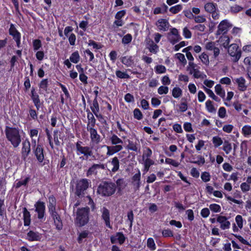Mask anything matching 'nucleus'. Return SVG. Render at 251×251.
Segmentation results:
<instances>
[{
    "label": "nucleus",
    "instance_id": "obj_1",
    "mask_svg": "<svg viewBox=\"0 0 251 251\" xmlns=\"http://www.w3.org/2000/svg\"><path fill=\"white\" fill-rule=\"evenodd\" d=\"M109 139L111 142V146H107L105 145H101L98 148V150L102 149H107V156H112L123 149V141L117 135L113 134L110 136Z\"/></svg>",
    "mask_w": 251,
    "mask_h": 251
},
{
    "label": "nucleus",
    "instance_id": "obj_2",
    "mask_svg": "<svg viewBox=\"0 0 251 251\" xmlns=\"http://www.w3.org/2000/svg\"><path fill=\"white\" fill-rule=\"evenodd\" d=\"M5 133L7 140L14 148H17L20 145L22 140L18 128L6 126Z\"/></svg>",
    "mask_w": 251,
    "mask_h": 251
},
{
    "label": "nucleus",
    "instance_id": "obj_3",
    "mask_svg": "<svg viewBox=\"0 0 251 251\" xmlns=\"http://www.w3.org/2000/svg\"><path fill=\"white\" fill-rule=\"evenodd\" d=\"M116 186L112 182L104 181L100 183L98 187L97 192L101 196L108 197L115 192Z\"/></svg>",
    "mask_w": 251,
    "mask_h": 251
},
{
    "label": "nucleus",
    "instance_id": "obj_4",
    "mask_svg": "<svg viewBox=\"0 0 251 251\" xmlns=\"http://www.w3.org/2000/svg\"><path fill=\"white\" fill-rule=\"evenodd\" d=\"M88 207H84L78 209L76 212V217L75 220V224L79 226H82L85 225L89 221Z\"/></svg>",
    "mask_w": 251,
    "mask_h": 251
},
{
    "label": "nucleus",
    "instance_id": "obj_5",
    "mask_svg": "<svg viewBox=\"0 0 251 251\" xmlns=\"http://www.w3.org/2000/svg\"><path fill=\"white\" fill-rule=\"evenodd\" d=\"M82 142L78 141L75 144L77 154H83L86 159L93 155L92 148L88 146H82Z\"/></svg>",
    "mask_w": 251,
    "mask_h": 251
},
{
    "label": "nucleus",
    "instance_id": "obj_6",
    "mask_svg": "<svg viewBox=\"0 0 251 251\" xmlns=\"http://www.w3.org/2000/svg\"><path fill=\"white\" fill-rule=\"evenodd\" d=\"M229 55L232 57V60L237 62L241 56V51L236 44H232L227 48Z\"/></svg>",
    "mask_w": 251,
    "mask_h": 251
},
{
    "label": "nucleus",
    "instance_id": "obj_7",
    "mask_svg": "<svg viewBox=\"0 0 251 251\" xmlns=\"http://www.w3.org/2000/svg\"><path fill=\"white\" fill-rule=\"evenodd\" d=\"M90 183L89 181L86 178L79 180L76 184L75 194L78 197L83 194L84 191L88 188Z\"/></svg>",
    "mask_w": 251,
    "mask_h": 251
},
{
    "label": "nucleus",
    "instance_id": "obj_8",
    "mask_svg": "<svg viewBox=\"0 0 251 251\" xmlns=\"http://www.w3.org/2000/svg\"><path fill=\"white\" fill-rule=\"evenodd\" d=\"M167 38L171 43L174 45L181 40V38L178 34L177 29L176 28L171 29L170 31L168 33Z\"/></svg>",
    "mask_w": 251,
    "mask_h": 251
},
{
    "label": "nucleus",
    "instance_id": "obj_9",
    "mask_svg": "<svg viewBox=\"0 0 251 251\" xmlns=\"http://www.w3.org/2000/svg\"><path fill=\"white\" fill-rule=\"evenodd\" d=\"M188 70L191 74H193L195 78H200L201 76V73L199 70V67L193 62L190 61L188 67Z\"/></svg>",
    "mask_w": 251,
    "mask_h": 251
},
{
    "label": "nucleus",
    "instance_id": "obj_10",
    "mask_svg": "<svg viewBox=\"0 0 251 251\" xmlns=\"http://www.w3.org/2000/svg\"><path fill=\"white\" fill-rule=\"evenodd\" d=\"M35 211L38 213V218L42 219L44 217L45 205L43 202L38 201L35 204Z\"/></svg>",
    "mask_w": 251,
    "mask_h": 251
},
{
    "label": "nucleus",
    "instance_id": "obj_11",
    "mask_svg": "<svg viewBox=\"0 0 251 251\" xmlns=\"http://www.w3.org/2000/svg\"><path fill=\"white\" fill-rule=\"evenodd\" d=\"M126 240L124 234L122 232H117L115 235L110 237V241L112 244L119 243L120 245L123 244Z\"/></svg>",
    "mask_w": 251,
    "mask_h": 251
},
{
    "label": "nucleus",
    "instance_id": "obj_12",
    "mask_svg": "<svg viewBox=\"0 0 251 251\" xmlns=\"http://www.w3.org/2000/svg\"><path fill=\"white\" fill-rule=\"evenodd\" d=\"M22 154L24 159H25L30 152V144L28 139H25L22 143Z\"/></svg>",
    "mask_w": 251,
    "mask_h": 251
},
{
    "label": "nucleus",
    "instance_id": "obj_13",
    "mask_svg": "<svg viewBox=\"0 0 251 251\" xmlns=\"http://www.w3.org/2000/svg\"><path fill=\"white\" fill-rule=\"evenodd\" d=\"M217 222L220 224V228L223 230L228 229L230 227V223L225 216H218Z\"/></svg>",
    "mask_w": 251,
    "mask_h": 251
},
{
    "label": "nucleus",
    "instance_id": "obj_14",
    "mask_svg": "<svg viewBox=\"0 0 251 251\" xmlns=\"http://www.w3.org/2000/svg\"><path fill=\"white\" fill-rule=\"evenodd\" d=\"M35 155L39 162H42L44 159V150L41 145H37L35 149H33Z\"/></svg>",
    "mask_w": 251,
    "mask_h": 251
},
{
    "label": "nucleus",
    "instance_id": "obj_15",
    "mask_svg": "<svg viewBox=\"0 0 251 251\" xmlns=\"http://www.w3.org/2000/svg\"><path fill=\"white\" fill-rule=\"evenodd\" d=\"M98 169H105V165L103 164H94L91 167L89 168L87 173L86 176H89L94 174H97V170Z\"/></svg>",
    "mask_w": 251,
    "mask_h": 251
},
{
    "label": "nucleus",
    "instance_id": "obj_16",
    "mask_svg": "<svg viewBox=\"0 0 251 251\" xmlns=\"http://www.w3.org/2000/svg\"><path fill=\"white\" fill-rule=\"evenodd\" d=\"M229 26V23L227 20H223L219 24L218 26V30L216 34L220 35L227 32L228 28Z\"/></svg>",
    "mask_w": 251,
    "mask_h": 251
},
{
    "label": "nucleus",
    "instance_id": "obj_17",
    "mask_svg": "<svg viewBox=\"0 0 251 251\" xmlns=\"http://www.w3.org/2000/svg\"><path fill=\"white\" fill-rule=\"evenodd\" d=\"M101 211V218L104 220L106 226L112 228L110 223V212L105 207H102Z\"/></svg>",
    "mask_w": 251,
    "mask_h": 251
},
{
    "label": "nucleus",
    "instance_id": "obj_18",
    "mask_svg": "<svg viewBox=\"0 0 251 251\" xmlns=\"http://www.w3.org/2000/svg\"><path fill=\"white\" fill-rule=\"evenodd\" d=\"M205 48L208 50L213 51V56L215 58H217L220 54V50L215 46V43L213 42H209L205 45Z\"/></svg>",
    "mask_w": 251,
    "mask_h": 251
},
{
    "label": "nucleus",
    "instance_id": "obj_19",
    "mask_svg": "<svg viewBox=\"0 0 251 251\" xmlns=\"http://www.w3.org/2000/svg\"><path fill=\"white\" fill-rule=\"evenodd\" d=\"M50 214L54 220V225L56 226V229L61 230L62 228L63 225L60 216L56 211L50 213Z\"/></svg>",
    "mask_w": 251,
    "mask_h": 251
},
{
    "label": "nucleus",
    "instance_id": "obj_20",
    "mask_svg": "<svg viewBox=\"0 0 251 251\" xmlns=\"http://www.w3.org/2000/svg\"><path fill=\"white\" fill-rule=\"evenodd\" d=\"M156 25L158 28L159 30L164 31H167L170 25L168 21L164 19H159L157 21Z\"/></svg>",
    "mask_w": 251,
    "mask_h": 251
},
{
    "label": "nucleus",
    "instance_id": "obj_21",
    "mask_svg": "<svg viewBox=\"0 0 251 251\" xmlns=\"http://www.w3.org/2000/svg\"><path fill=\"white\" fill-rule=\"evenodd\" d=\"M87 130L90 132L91 141L99 143L100 141V135L98 134L96 129L93 127H90L87 128Z\"/></svg>",
    "mask_w": 251,
    "mask_h": 251
},
{
    "label": "nucleus",
    "instance_id": "obj_22",
    "mask_svg": "<svg viewBox=\"0 0 251 251\" xmlns=\"http://www.w3.org/2000/svg\"><path fill=\"white\" fill-rule=\"evenodd\" d=\"M31 99L33 100V102L34 104V105L36 107L37 110H39L41 106V102L39 98V95L35 93V89L34 88H32L31 91Z\"/></svg>",
    "mask_w": 251,
    "mask_h": 251
},
{
    "label": "nucleus",
    "instance_id": "obj_23",
    "mask_svg": "<svg viewBox=\"0 0 251 251\" xmlns=\"http://www.w3.org/2000/svg\"><path fill=\"white\" fill-rule=\"evenodd\" d=\"M147 48L151 52L156 53L158 50V46L154 43V42L150 39H147Z\"/></svg>",
    "mask_w": 251,
    "mask_h": 251
},
{
    "label": "nucleus",
    "instance_id": "obj_24",
    "mask_svg": "<svg viewBox=\"0 0 251 251\" xmlns=\"http://www.w3.org/2000/svg\"><path fill=\"white\" fill-rule=\"evenodd\" d=\"M27 236L28 240L31 241H40L42 238L41 234L33 231H29L27 233Z\"/></svg>",
    "mask_w": 251,
    "mask_h": 251
},
{
    "label": "nucleus",
    "instance_id": "obj_25",
    "mask_svg": "<svg viewBox=\"0 0 251 251\" xmlns=\"http://www.w3.org/2000/svg\"><path fill=\"white\" fill-rule=\"evenodd\" d=\"M235 82L238 84L239 89L240 91H244L247 89V86L245 85L246 80L243 77L237 78L234 79Z\"/></svg>",
    "mask_w": 251,
    "mask_h": 251
},
{
    "label": "nucleus",
    "instance_id": "obj_26",
    "mask_svg": "<svg viewBox=\"0 0 251 251\" xmlns=\"http://www.w3.org/2000/svg\"><path fill=\"white\" fill-rule=\"evenodd\" d=\"M204 9L207 12L210 13L217 10L218 5L216 3L212 2H207L204 5Z\"/></svg>",
    "mask_w": 251,
    "mask_h": 251
},
{
    "label": "nucleus",
    "instance_id": "obj_27",
    "mask_svg": "<svg viewBox=\"0 0 251 251\" xmlns=\"http://www.w3.org/2000/svg\"><path fill=\"white\" fill-rule=\"evenodd\" d=\"M110 163L112 165L113 167L111 169V171L113 173L117 172L120 167V162L117 156H115L112 158Z\"/></svg>",
    "mask_w": 251,
    "mask_h": 251
},
{
    "label": "nucleus",
    "instance_id": "obj_28",
    "mask_svg": "<svg viewBox=\"0 0 251 251\" xmlns=\"http://www.w3.org/2000/svg\"><path fill=\"white\" fill-rule=\"evenodd\" d=\"M88 124L87 128H88L90 127H94L96 124V119L94 118L93 114L89 111L87 113Z\"/></svg>",
    "mask_w": 251,
    "mask_h": 251
},
{
    "label": "nucleus",
    "instance_id": "obj_29",
    "mask_svg": "<svg viewBox=\"0 0 251 251\" xmlns=\"http://www.w3.org/2000/svg\"><path fill=\"white\" fill-rule=\"evenodd\" d=\"M141 174L139 171L138 173L135 174L132 177V184L137 189H139L140 186Z\"/></svg>",
    "mask_w": 251,
    "mask_h": 251
},
{
    "label": "nucleus",
    "instance_id": "obj_30",
    "mask_svg": "<svg viewBox=\"0 0 251 251\" xmlns=\"http://www.w3.org/2000/svg\"><path fill=\"white\" fill-rule=\"evenodd\" d=\"M121 62L126 67H131L134 63L132 57L131 56L122 57Z\"/></svg>",
    "mask_w": 251,
    "mask_h": 251
},
{
    "label": "nucleus",
    "instance_id": "obj_31",
    "mask_svg": "<svg viewBox=\"0 0 251 251\" xmlns=\"http://www.w3.org/2000/svg\"><path fill=\"white\" fill-rule=\"evenodd\" d=\"M24 225L28 226L30 223V214L27 209L25 207L23 209Z\"/></svg>",
    "mask_w": 251,
    "mask_h": 251
},
{
    "label": "nucleus",
    "instance_id": "obj_32",
    "mask_svg": "<svg viewBox=\"0 0 251 251\" xmlns=\"http://www.w3.org/2000/svg\"><path fill=\"white\" fill-rule=\"evenodd\" d=\"M93 113L96 117H98V113L100 112L99 105L97 98H95L93 101L92 105L90 107Z\"/></svg>",
    "mask_w": 251,
    "mask_h": 251
},
{
    "label": "nucleus",
    "instance_id": "obj_33",
    "mask_svg": "<svg viewBox=\"0 0 251 251\" xmlns=\"http://www.w3.org/2000/svg\"><path fill=\"white\" fill-rule=\"evenodd\" d=\"M9 34L13 36L14 40L17 38H21L20 33L17 31L13 24L10 25Z\"/></svg>",
    "mask_w": 251,
    "mask_h": 251
},
{
    "label": "nucleus",
    "instance_id": "obj_34",
    "mask_svg": "<svg viewBox=\"0 0 251 251\" xmlns=\"http://www.w3.org/2000/svg\"><path fill=\"white\" fill-rule=\"evenodd\" d=\"M53 139L55 144L57 146H59L60 145L59 139L62 140V139L61 137V133L58 130H55L53 131Z\"/></svg>",
    "mask_w": 251,
    "mask_h": 251
},
{
    "label": "nucleus",
    "instance_id": "obj_35",
    "mask_svg": "<svg viewBox=\"0 0 251 251\" xmlns=\"http://www.w3.org/2000/svg\"><path fill=\"white\" fill-rule=\"evenodd\" d=\"M215 91L216 93L223 99L225 97V91L222 88L220 84H217L215 87Z\"/></svg>",
    "mask_w": 251,
    "mask_h": 251
},
{
    "label": "nucleus",
    "instance_id": "obj_36",
    "mask_svg": "<svg viewBox=\"0 0 251 251\" xmlns=\"http://www.w3.org/2000/svg\"><path fill=\"white\" fill-rule=\"evenodd\" d=\"M50 204L49 206L50 213L56 212L55 210V199L54 197H51L49 198Z\"/></svg>",
    "mask_w": 251,
    "mask_h": 251
},
{
    "label": "nucleus",
    "instance_id": "obj_37",
    "mask_svg": "<svg viewBox=\"0 0 251 251\" xmlns=\"http://www.w3.org/2000/svg\"><path fill=\"white\" fill-rule=\"evenodd\" d=\"M220 41L224 48L227 49L229 46L230 39L227 36H222L220 39Z\"/></svg>",
    "mask_w": 251,
    "mask_h": 251
},
{
    "label": "nucleus",
    "instance_id": "obj_38",
    "mask_svg": "<svg viewBox=\"0 0 251 251\" xmlns=\"http://www.w3.org/2000/svg\"><path fill=\"white\" fill-rule=\"evenodd\" d=\"M182 95V90L178 87H175L172 90V96L175 98H178Z\"/></svg>",
    "mask_w": 251,
    "mask_h": 251
},
{
    "label": "nucleus",
    "instance_id": "obj_39",
    "mask_svg": "<svg viewBox=\"0 0 251 251\" xmlns=\"http://www.w3.org/2000/svg\"><path fill=\"white\" fill-rule=\"evenodd\" d=\"M203 89H204V90L205 91V92L213 100H215L216 101H217V102H220V99L218 97L215 96V95L214 94L213 92L211 90H210V89H209L208 88H207L205 87H204Z\"/></svg>",
    "mask_w": 251,
    "mask_h": 251
},
{
    "label": "nucleus",
    "instance_id": "obj_40",
    "mask_svg": "<svg viewBox=\"0 0 251 251\" xmlns=\"http://www.w3.org/2000/svg\"><path fill=\"white\" fill-rule=\"evenodd\" d=\"M223 150L225 151L226 154H229L232 150L231 143H230L228 141H225L224 142Z\"/></svg>",
    "mask_w": 251,
    "mask_h": 251
},
{
    "label": "nucleus",
    "instance_id": "obj_41",
    "mask_svg": "<svg viewBox=\"0 0 251 251\" xmlns=\"http://www.w3.org/2000/svg\"><path fill=\"white\" fill-rule=\"evenodd\" d=\"M80 59V56L78 51L73 52L70 57V60L74 63H77L79 62Z\"/></svg>",
    "mask_w": 251,
    "mask_h": 251
},
{
    "label": "nucleus",
    "instance_id": "obj_42",
    "mask_svg": "<svg viewBox=\"0 0 251 251\" xmlns=\"http://www.w3.org/2000/svg\"><path fill=\"white\" fill-rule=\"evenodd\" d=\"M242 132L245 137L251 136V126L249 125L244 126L242 128Z\"/></svg>",
    "mask_w": 251,
    "mask_h": 251
},
{
    "label": "nucleus",
    "instance_id": "obj_43",
    "mask_svg": "<svg viewBox=\"0 0 251 251\" xmlns=\"http://www.w3.org/2000/svg\"><path fill=\"white\" fill-rule=\"evenodd\" d=\"M39 86L40 90L47 92L48 91V79H43L40 83Z\"/></svg>",
    "mask_w": 251,
    "mask_h": 251
},
{
    "label": "nucleus",
    "instance_id": "obj_44",
    "mask_svg": "<svg viewBox=\"0 0 251 251\" xmlns=\"http://www.w3.org/2000/svg\"><path fill=\"white\" fill-rule=\"evenodd\" d=\"M205 106L208 112L213 113L216 112V109L213 105L212 101L210 100H208L205 102Z\"/></svg>",
    "mask_w": 251,
    "mask_h": 251
},
{
    "label": "nucleus",
    "instance_id": "obj_45",
    "mask_svg": "<svg viewBox=\"0 0 251 251\" xmlns=\"http://www.w3.org/2000/svg\"><path fill=\"white\" fill-rule=\"evenodd\" d=\"M128 145L126 146V149L128 150L137 151H138V147L137 146V144L134 143L133 141L128 140Z\"/></svg>",
    "mask_w": 251,
    "mask_h": 251
},
{
    "label": "nucleus",
    "instance_id": "obj_46",
    "mask_svg": "<svg viewBox=\"0 0 251 251\" xmlns=\"http://www.w3.org/2000/svg\"><path fill=\"white\" fill-rule=\"evenodd\" d=\"M196 23L201 24L206 21V18L203 15H194L193 19Z\"/></svg>",
    "mask_w": 251,
    "mask_h": 251
},
{
    "label": "nucleus",
    "instance_id": "obj_47",
    "mask_svg": "<svg viewBox=\"0 0 251 251\" xmlns=\"http://www.w3.org/2000/svg\"><path fill=\"white\" fill-rule=\"evenodd\" d=\"M212 142L215 147H218L221 146L223 142L222 138L219 136H214L212 138Z\"/></svg>",
    "mask_w": 251,
    "mask_h": 251
},
{
    "label": "nucleus",
    "instance_id": "obj_48",
    "mask_svg": "<svg viewBox=\"0 0 251 251\" xmlns=\"http://www.w3.org/2000/svg\"><path fill=\"white\" fill-rule=\"evenodd\" d=\"M89 232L87 230L83 231L79 234L77 241L79 243H81L82 242L83 239L86 238L88 237Z\"/></svg>",
    "mask_w": 251,
    "mask_h": 251
},
{
    "label": "nucleus",
    "instance_id": "obj_49",
    "mask_svg": "<svg viewBox=\"0 0 251 251\" xmlns=\"http://www.w3.org/2000/svg\"><path fill=\"white\" fill-rule=\"evenodd\" d=\"M175 56L179 61L182 63L183 65H185L187 63V60L185 59V56L183 54L181 53H177L175 54Z\"/></svg>",
    "mask_w": 251,
    "mask_h": 251
},
{
    "label": "nucleus",
    "instance_id": "obj_50",
    "mask_svg": "<svg viewBox=\"0 0 251 251\" xmlns=\"http://www.w3.org/2000/svg\"><path fill=\"white\" fill-rule=\"evenodd\" d=\"M152 155V151L149 148H147L144 151L143 154V159H151L150 157Z\"/></svg>",
    "mask_w": 251,
    "mask_h": 251
},
{
    "label": "nucleus",
    "instance_id": "obj_51",
    "mask_svg": "<svg viewBox=\"0 0 251 251\" xmlns=\"http://www.w3.org/2000/svg\"><path fill=\"white\" fill-rule=\"evenodd\" d=\"M116 76L120 78H129L130 76L125 72L117 70L115 72Z\"/></svg>",
    "mask_w": 251,
    "mask_h": 251
},
{
    "label": "nucleus",
    "instance_id": "obj_52",
    "mask_svg": "<svg viewBox=\"0 0 251 251\" xmlns=\"http://www.w3.org/2000/svg\"><path fill=\"white\" fill-rule=\"evenodd\" d=\"M147 247L151 250L154 251L156 249L155 244L153 239L150 238L147 240Z\"/></svg>",
    "mask_w": 251,
    "mask_h": 251
},
{
    "label": "nucleus",
    "instance_id": "obj_53",
    "mask_svg": "<svg viewBox=\"0 0 251 251\" xmlns=\"http://www.w3.org/2000/svg\"><path fill=\"white\" fill-rule=\"evenodd\" d=\"M182 8V6L180 4H178L171 7L169 11L173 14H176L181 10Z\"/></svg>",
    "mask_w": 251,
    "mask_h": 251
},
{
    "label": "nucleus",
    "instance_id": "obj_54",
    "mask_svg": "<svg viewBox=\"0 0 251 251\" xmlns=\"http://www.w3.org/2000/svg\"><path fill=\"white\" fill-rule=\"evenodd\" d=\"M132 37L131 34H127L125 35L122 39V43L126 45L130 43L132 40Z\"/></svg>",
    "mask_w": 251,
    "mask_h": 251
},
{
    "label": "nucleus",
    "instance_id": "obj_55",
    "mask_svg": "<svg viewBox=\"0 0 251 251\" xmlns=\"http://www.w3.org/2000/svg\"><path fill=\"white\" fill-rule=\"evenodd\" d=\"M200 58L201 60V62L205 64L208 65L209 63V58L208 55H207L205 53H202L200 56Z\"/></svg>",
    "mask_w": 251,
    "mask_h": 251
},
{
    "label": "nucleus",
    "instance_id": "obj_56",
    "mask_svg": "<svg viewBox=\"0 0 251 251\" xmlns=\"http://www.w3.org/2000/svg\"><path fill=\"white\" fill-rule=\"evenodd\" d=\"M210 209L214 212H219L221 210V206L217 204L213 203L209 205Z\"/></svg>",
    "mask_w": 251,
    "mask_h": 251
},
{
    "label": "nucleus",
    "instance_id": "obj_57",
    "mask_svg": "<svg viewBox=\"0 0 251 251\" xmlns=\"http://www.w3.org/2000/svg\"><path fill=\"white\" fill-rule=\"evenodd\" d=\"M155 70L157 74H163L166 72V69L164 66L159 65L156 66Z\"/></svg>",
    "mask_w": 251,
    "mask_h": 251
},
{
    "label": "nucleus",
    "instance_id": "obj_58",
    "mask_svg": "<svg viewBox=\"0 0 251 251\" xmlns=\"http://www.w3.org/2000/svg\"><path fill=\"white\" fill-rule=\"evenodd\" d=\"M133 114L134 118L137 120H141L143 118V115L141 112L138 108H136L134 109L133 111Z\"/></svg>",
    "mask_w": 251,
    "mask_h": 251
},
{
    "label": "nucleus",
    "instance_id": "obj_59",
    "mask_svg": "<svg viewBox=\"0 0 251 251\" xmlns=\"http://www.w3.org/2000/svg\"><path fill=\"white\" fill-rule=\"evenodd\" d=\"M235 221L237 223V225L241 229L243 227V218L240 215H238L235 217Z\"/></svg>",
    "mask_w": 251,
    "mask_h": 251
},
{
    "label": "nucleus",
    "instance_id": "obj_60",
    "mask_svg": "<svg viewBox=\"0 0 251 251\" xmlns=\"http://www.w3.org/2000/svg\"><path fill=\"white\" fill-rule=\"evenodd\" d=\"M169 88L167 86H161L158 89V93L160 95L166 94L168 93Z\"/></svg>",
    "mask_w": 251,
    "mask_h": 251
},
{
    "label": "nucleus",
    "instance_id": "obj_61",
    "mask_svg": "<svg viewBox=\"0 0 251 251\" xmlns=\"http://www.w3.org/2000/svg\"><path fill=\"white\" fill-rule=\"evenodd\" d=\"M243 9V8L239 5H235L230 8V11L233 13H237Z\"/></svg>",
    "mask_w": 251,
    "mask_h": 251
},
{
    "label": "nucleus",
    "instance_id": "obj_62",
    "mask_svg": "<svg viewBox=\"0 0 251 251\" xmlns=\"http://www.w3.org/2000/svg\"><path fill=\"white\" fill-rule=\"evenodd\" d=\"M162 233L163 236L164 237H173V231L169 229H164L162 231Z\"/></svg>",
    "mask_w": 251,
    "mask_h": 251
},
{
    "label": "nucleus",
    "instance_id": "obj_63",
    "mask_svg": "<svg viewBox=\"0 0 251 251\" xmlns=\"http://www.w3.org/2000/svg\"><path fill=\"white\" fill-rule=\"evenodd\" d=\"M201 178L204 182H208L210 180V176L209 173L204 172L201 175Z\"/></svg>",
    "mask_w": 251,
    "mask_h": 251
},
{
    "label": "nucleus",
    "instance_id": "obj_64",
    "mask_svg": "<svg viewBox=\"0 0 251 251\" xmlns=\"http://www.w3.org/2000/svg\"><path fill=\"white\" fill-rule=\"evenodd\" d=\"M33 46L34 50H39L41 47V42L40 40L36 39L33 42Z\"/></svg>",
    "mask_w": 251,
    "mask_h": 251
}]
</instances>
